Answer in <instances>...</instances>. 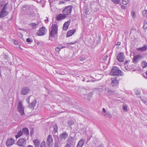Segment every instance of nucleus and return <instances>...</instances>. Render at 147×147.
<instances>
[{
	"instance_id": "obj_1",
	"label": "nucleus",
	"mask_w": 147,
	"mask_h": 147,
	"mask_svg": "<svg viewBox=\"0 0 147 147\" xmlns=\"http://www.w3.org/2000/svg\"><path fill=\"white\" fill-rule=\"evenodd\" d=\"M52 30L50 32V35L52 37H55L57 34L58 26L57 24H52L51 26ZM49 39L52 40V39L50 36Z\"/></svg>"
},
{
	"instance_id": "obj_2",
	"label": "nucleus",
	"mask_w": 147,
	"mask_h": 147,
	"mask_svg": "<svg viewBox=\"0 0 147 147\" xmlns=\"http://www.w3.org/2000/svg\"><path fill=\"white\" fill-rule=\"evenodd\" d=\"M122 74L123 72L116 67H113L110 72V74L113 76H122Z\"/></svg>"
},
{
	"instance_id": "obj_3",
	"label": "nucleus",
	"mask_w": 147,
	"mask_h": 147,
	"mask_svg": "<svg viewBox=\"0 0 147 147\" xmlns=\"http://www.w3.org/2000/svg\"><path fill=\"white\" fill-rule=\"evenodd\" d=\"M17 109L20 115H23L24 114V107L21 101H20L18 102L17 105Z\"/></svg>"
},
{
	"instance_id": "obj_4",
	"label": "nucleus",
	"mask_w": 147,
	"mask_h": 147,
	"mask_svg": "<svg viewBox=\"0 0 147 147\" xmlns=\"http://www.w3.org/2000/svg\"><path fill=\"white\" fill-rule=\"evenodd\" d=\"M31 96H30L29 97H28V98H27L26 99V100L28 103L29 104L28 105V107L32 109H33L34 108V107L36 106V100L35 99H34V100H33L32 102L31 103H30L29 100L30 98V97Z\"/></svg>"
},
{
	"instance_id": "obj_5",
	"label": "nucleus",
	"mask_w": 147,
	"mask_h": 147,
	"mask_svg": "<svg viewBox=\"0 0 147 147\" xmlns=\"http://www.w3.org/2000/svg\"><path fill=\"white\" fill-rule=\"evenodd\" d=\"M26 143V140L25 138H20L17 142V144L20 146L24 147Z\"/></svg>"
},
{
	"instance_id": "obj_6",
	"label": "nucleus",
	"mask_w": 147,
	"mask_h": 147,
	"mask_svg": "<svg viewBox=\"0 0 147 147\" xmlns=\"http://www.w3.org/2000/svg\"><path fill=\"white\" fill-rule=\"evenodd\" d=\"M72 7L69 6L66 7L63 10V13L65 16L70 15L72 11Z\"/></svg>"
},
{
	"instance_id": "obj_7",
	"label": "nucleus",
	"mask_w": 147,
	"mask_h": 147,
	"mask_svg": "<svg viewBox=\"0 0 147 147\" xmlns=\"http://www.w3.org/2000/svg\"><path fill=\"white\" fill-rule=\"evenodd\" d=\"M144 58V56L141 54H138L135 55L133 58V62L134 63H137L139 59Z\"/></svg>"
},
{
	"instance_id": "obj_8",
	"label": "nucleus",
	"mask_w": 147,
	"mask_h": 147,
	"mask_svg": "<svg viewBox=\"0 0 147 147\" xmlns=\"http://www.w3.org/2000/svg\"><path fill=\"white\" fill-rule=\"evenodd\" d=\"M29 88L27 86H25L22 88L20 92V94L22 95H25L26 94L30 91Z\"/></svg>"
},
{
	"instance_id": "obj_9",
	"label": "nucleus",
	"mask_w": 147,
	"mask_h": 147,
	"mask_svg": "<svg viewBox=\"0 0 147 147\" xmlns=\"http://www.w3.org/2000/svg\"><path fill=\"white\" fill-rule=\"evenodd\" d=\"M53 140L51 135H49L47 138V144L49 146L52 145L53 144Z\"/></svg>"
},
{
	"instance_id": "obj_10",
	"label": "nucleus",
	"mask_w": 147,
	"mask_h": 147,
	"mask_svg": "<svg viewBox=\"0 0 147 147\" xmlns=\"http://www.w3.org/2000/svg\"><path fill=\"white\" fill-rule=\"evenodd\" d=\"M117 59L119 61L122 62L123 61L125 57L124 56L123 53H120L117 56Z\"/></svg>"
},
{
	"instance_id": "obj_11",
	"label": "nucleus",
	"mask_w": 147,
	"mask_h": 147,
	"mask_svg": "<svg viewBox=\"0 0 147 147\" xmlns=\"http://www.w3.org/2000/svg\"><path fill=\"white\" fill-rule=\"evenodd\" d=\"M45 27L40 28L37 32V34L39 36H42L45 34Z\"/></svg>"
},
{
	"instance_id": "obj_12",
	"label": "nucleus",
	"mask_w": 147,
	"mask_h": 147,
	"mask_svg": "<svg viewBox=\"0 0 147 147\" xmlns=\"http://www.w3.org/2000/svg\"><path fill=\"white\" fill-rule=\"evenodd\" d=\"M111 84L113 87L116 86L118 84L119 80H117V78L115 77V78H111Z\"/></svg>"
},
{
	"instance_id": "obj_13",
	"label": "nucleus",
	"mask_w": 147,
	"mask_h": 147,
	"mask_svg": "<svg viewBox=\"0 0 147 147\" xmlns=\"http://www.w3.org/2000/svg\"><path fill=\"white\" fill-rule=\"evenodd\" d=\"M14 143V140L12 138L7 139L6 142V144L8 146H12Z\"/></svg>"
},
{
	"instance_id": "obj_14",
	"label": "nucleus",
	"mask_w": 147,
	"mask_h": 147,
	"mask_svg": "<svg viewBox=\"0 0 147 147\" xmlns=\"http://www.w3.org/2000/svg\"><path fill=\"white\" fill-rule=\"evenodd\" d=\"M68 134L65 132H63L59 136V139L60 140L62 141L63 140H65L68 137Z\"/></svg>"
},
{
	"instance_id": "obj_15",
	"label": "nucleus",
	"mask_w": 147,
	"mask_h": 147,
	"mask_svg": "<svg viewBox=\"0 0 147 147\" xmlns=\"http://www.w3.org/2000/svg\"><path fill=\"white\" fill-rule=\"evenodd\" d=\"M66 16L64 14H60L57 15L56 17V19L58 21H60L65 19Z\"/></svg>"
},
{
	"instance_id": "obj_16",
	"label": "nucleus",
	"mask_w": 147,
	"mask_h": 147,
	"mask_svg": "<svg viewBox=\"0 0 147 147\" xmlns=\"http://www.w3.org/2000/svg\"><path fill=\"white\" fill-rule=\"evenodd\" d=\"M8 13V12L5 10H1L0 12V17L2 18L6 16Z\"/></svg>"
},
{
	"instance_id": "obj_17",
	"label": "nucleus",
	"mask_w": 147,
	"mask_h": 147,
	"mask_svg": "<svg viewBox=\"0 0 147 147\" xmlns=\"http://www.w3.org/2000/svg\"><path fill=\"white\" fill-rule=\"evenodd\" d=\"M74 138L73 137H69L67 140V144H68L70 145L72 144L74 142Z\"/></svg>"
},
{
	"instance_id": "obj_18",
	"label": "nucleus",
	"mask_w": 147,
	"mask_h": 147,
	"mask_svg": "<svg viewBox=\"0 0 147 147\" xmlns=\"http://www.w3.org/2000/svg\"><path fill=\"white\" fill-rule=\"evenodd\" d=\"M32 142L35 147H39L40 144V141L38 139H34Z\"/></svg>"
},
{
	"instance_id": "obj_19",
	"label": "nucleus",
	"mask_w": 147,
	"mask_h": 147,
	"mask_svg": "<svg viewBox=\"0 0 147 147\" xmlns=\"http://www.w3.org/2000/svg\"><path fill=\"white\" fill-rule=\"evenodd\" d=\"M69 24V22L67 21L65 22L63 24V30H66L68 28Z\"/></svg>"
},
{
	"instance_id": "obj_20",
	"label": "nucleus",
	"mask_w": 147,
	"mask_h": 147,
	"mask_svg": "<svg viewBox=\"0 0 147 147\" xmlns=\"http://www.w3.org/2000/svg\"><path fill=\"white\" fill-rule=\"evenodd\" d=\"M75 31L76 30L74 29L69 31L67 34V37H69L71 36L74 33Z\"/></svg>"
},
{
	"instance_id": "obj_21",
	"label": "nucleus",
	"mask_w": 147,
	"mask_h": 147,
	"mask_svg": "<svg viewBox=\"0 0 147 147\" xmlns=\"http://www.w3.org/2000/svg\"><path fill=\"white\" fill-rule=\"evenodd\" d=\"M147 49V46L146 45H144L143 47H142L137 49V50L143 51L146 50Z\"/></svg>"
},
{
	"instance_id": "obj_22",
	"label": "nucleus",
	"mask_w": 147,
	"mask_h": 147,
	"mask_svg": "<svg viewBox=\"0 0 147 147\" xmlns=\"http://www.w3.org/2000/svg\"><path fill=\"white\" fill-rule=\"evenodd\" d=\"M22 131L23 133V132L24 134H25L26 136H28L29 134V130L27 128H23Z\"/></svg>"
},
{
	"instance_id": "obj_23",
	"label": "nucleus",
	"mask_w": 147,
	"mask_h": 147,
	"mask_svg": "<svg viewBox=\"0 0 147 147\" xmlns=\"http://www.w3.org/2000/svg\"><path fill=\"white\" fill-rule=\"evenodd\" d=\"M103 115L106 117H108L109 118H111L112 117V115L109 112H106L105 113H104L103 114H102Z\"/></svg>"
},
{
	"instance_id": "obj_24",
	"label": "nucleus",
	"mask_w": 147,
	"mask_h": 147,
	"mask_svg": "<svg viewBox=\"0 0 147 147\" xmlns=\"http://www.w3.org/2000/svg\"><path fill=\"white\" fill-rule=\"evenodd\" d=\"M23 133L22 131L21 130H20V131L18 132L17 133V134L16 135L15 137L16 138H18L21 136L23 134Z\"/></svg>"
},
{
	"instance_id": "obj_25",
	"label": "nucleus",
	"mask_w": 147,
	"mask_h": 147,
	"mask_svg": "<svg viewBox=\"0 0 147 147\" xmlns=\"http://www.w3.org/2000/svg\"><path fill=\"white\" fill-rule=\"evenodd\" d=\"M92 96V93L91 92H90L88 95L87 94L85 97V98H86L89 101L90 100L89 98Z\"/></svg>"
},
{
	"instance_id": "obj_26",
	"label": "nucleus",
	"mask_w": 147,
	"mask_h": 147,
	"mask_svg": "<svg viewBox=\"0 0 147 147\" xmlns=\"http://www.w3.org/2000/svg\"><path fill=\"white\" fill-rule=\"evenodd\" d=\"M53 127L54 129L53 132L55 133L57 132L58 131V127L56 124H55L53 125Z\"/></svg>"
},
{
	"instance_id": "obj_27",
	"label": "nucleus",
	"mask_w": 147,
	"mask_h": 147,
	"mask_svg": "<svg viewBox=\"0 0 147 147\" xmlns=\"http://www.w3.org/2000/svg\"><path fill=\"white\" fill-rule=\"evenodd\" d=\"M84 143V140L83 139H81L79 142L78 144L82 146Z\"/></svg>"
},
{
	"instance_id": "obj_28",
	"label": "nucleus",
	"mask_w": 147,
	"mask_h": 147,
	"mask_svg": "<svg viewBox=\"0 0 147 147\" xmlns=\"http://www.w3.org/2000/svg\"><path fill=\"white\" fill-rule=\"evenodd\" d=\"M142 67L144 68L146 67L147 66V63L145 61H143L141 64Z\"/></svg>"
},
{
	"instance_id": "obj_29",
	"label": "nucleus",
	"mask_w": 147,
	"mask_h": 147,
	"mask_svg": "<svg viewBox=\"0 0 147 147\" xmlns=\"http://www.w3.org/2000/svg\"><path fill=\"white\" fill-rule=\"evenodd\" d=\"M68 123L69 127L71 128H72L71 127V125L74 124V122L72 120H70L68 122Z\"/></svg>"
},
{
	"instance_id": "obj_30",
	"label": "nucleus",
	"mask_w": 147,
	"mask_h": 147,
	"mask_svg": "<svg viewBox=\"0 0 147 147\" xmlns=\"http://www.w3.org/2000/svg\"><path fill=\"white\" fill-rule=\"evenodd\" d=\"M63 101L64 102H67L69 103V99L67 97H65Z\"/></svg>"
},
{
	"instance_id": "obj_31",
	"label": "nucleus",
	"mask_w": 147,
	"mask_h": 147,
	"mask_svg": "<svg viewBox=\"0 0 147 147\" xmlns=\"http://www.w3.org/2000/svg\"><path fill=\"white\" fill-rule=\"evenodd\" d=\"M37 24H35L34 23H31L30 24V26L32 27L33 29L35 28Z\"/></svg>"
},
{
	"instance_id": "obj_32",
	"label": "nucleus",
	"mask_w": 147,
	"mask_h": 147,
	"mask_svg": "<svg viewBox=\"0 0 147 147\" xmlns=\"http://www.w3.org/2000/svg\"><path fill=\"white\" fill-rule=\"evenodd\" d=\"M123 111H127V106L125 105H123Z\"/></svg>"
},
{
	"instance_id": "obj_33",
	"label": "nucleus",
	"mask_w": 147,
	"mask_h": 147,
	"mask_svg": "<svg viewBox=\"0 0 147 147\" xmlns=\"http://www.w3.org/2000/svg\"><path fill=\"white\" fill-rule=\"evenodd\" d=\"M142 15L144 17L147 16V10H145L143 11Z\"/></svg>"
},
{
	"instance_id": "obj_34",
	"label": "nucleus",
	"mask_w": 147,
	"mask_h": 147,
	"mask_svg": "<svg viewBox=\"0 0 147 147\" xmlns=\"http://www.w3.org/2000/svg\"><path fill=\"white\" fill-rule=\"evenodd\" d=\"M40 147H46L45 143V141L42 142L41 143Z\"/></svg>"
},
{
	"instance_id": "obj_35",
	"label": "nucleus",
	"mask_w": 147,
	"mask_h": 147,
	"mask_svg": "<svg viewBox=\"0 0 147 147\" xmlns=\"http://www.w3.org/2000/svg\"><path fill=\"white\" fill-rule=\"evenodd\" d=\"M122 2L123 4L124 5H127L129 2L128 0H122Z\"/></svg>"
},
{
	"instance_id": "obj_36",
	"label": "nucleus",
	"mask_w": 147,
	"mask_h": 147,
	"mask_svg": "<svg viewBox=\"0 0 147 147\" xmlns=\"http://www.w3.org/2000/svg\"><path fill=\"white\" fill-rule=\"evenodd\" d=\"M143 28L145 29L147 28V22L146 21H144V24L143 26Z\"/></svg>"
},
{
	"instance_id": "obj_37",
	"label": "nucleus",
	"mask_w": 147,
	"mask_h": 147,
	"mask_svg": "<svg viewBox=\"0 0 147 147\" xmlns=\"http://www.w3.org/2000/svg\"><path fill=\"white\" fill-rule=\"evenodd\" d=\"M114 92L111 90H109L108 91V93L110 95H113L114 94Z\"/></svg>"
},
{
	"instance_id": "obj_38",
	"label": "nucleus",
	"mask_w": 147,
	"mask_h": 147,
	"mask_svg": "<svg viewBox=\"0 0 147 147\" xmlns=\"http://www.w3.org/2000/svg\"><path fill=\"white\" fill-rule=\"evenodd\" d=\"M141 100L144 103H146L147 102V100L146 98H145L143 97L141 98Z\"/></svg>"
},
{
	"instance_id": "obj_39",
	"label": "nucleus",
	"mask_w": 147,
	"mask_h": 147,
	"mask_svg": "<svg viewBox=\"0 0 147 147\" xmlns=\"http://www.w3.org/2000/svg\"><path fill=\"white\" fill-rule=\"evenodd\" d=\"M2 57L5 60L8 59V56L6 55H3L2 56Z\"/></svg>"
},
{
	"instance_id": "obj_40",
	"label": "nucleus",
	"mask_w": 147,
	"mask_h": 147,
	"mask_svg": "<svg viewBox=\"0 0 147 147\" xmlns=\"http://www.w3.org/2000/svg\"><path fill=\"white\" fill-rule=\"evenodd\" d=\"M115 4H118L119 3L120 0H111Z\"/></svg>"
},
{
	"instance_id": "obj_41",
	"label": "nucleus",
	"mask_w": 147,
	"mask_h": 147,
	"mask_svg": "<svg viewBox=\"0 0 147 147\" xmlns=\"http://www.w3.org/2000/svg\"><path fill=\"white\" fill-rule=\"evenodd\" d=\"M86 91V89H83L81 91V93L83 94L84 95H85V93Z\"/></svg>"
},
{
	"instance_id": "obj_42",
	"label": "nucleus",
	"mask_w": 147,
	"mask_h": 147,
	"mask_svg": "<svg viewBox=\"0 0 147 147\" xmlns=\"http://www.w3.org/2000/svg\"><path fill=\"white\" fill-rule=\"evenodd\" d=\"M131 15L133 18H135L136 17V14L134 11H132L131 13Z\"/></svg>"
},
{
	"instance_id": "obj_43",
	"label": "nucleus",
	"mask_w": 147,
	"mask_h": 147,
	"mask_svg": "<svg viewBox=\"0 0 147 147\" xmlns=\"http://www.w3.org/2000/svg\"><path fill=\"white\" fill-rule=\"evenodd\" d=\"M26 41L28 43H31L32 42V40L30 38H28L26 39Z\"/></svg>"
},
{
	"instance_id": "obj_44",
	"label": "nucleus",
	"mask_w": 147,
	"mask_h": 147,
	"mask_svg": "<svg viewBox=\"0 0 147 147\" xmlns=\"http://www.w3.org/2000/svg\"><path fill=\"white\" fill-rule=\"evenodd\" d=\"M7 4H5L3 6L2 9L1 10H5V9L7 7Z\"/></svg>"
},
{
	"instance_id": "obj_45",
	"label": "nucleus",
	"mask_w": 147,
	"mask_h": 147,
	"mask_svg": "<svg viewBox=\"0 0 147 147\" xmlns=\"http://www.w3.org/2000/svg\"><path fill=\"white\" fill-rule=\"evenodd\" d=\"M18 35L20 38H22L23 37L22 34L20 33H18Z\"/></svg>"
},
{
	"instance_id": "obj_46",
	"label": "nucleus",
	"mask_w": 147,
	"mask_h": 147,
	"mask_svg": "<svg viewBox=\"0 0 147 147\" xmlns=\"http://www.w3.org/2000/svg\"><path fill=\"white\" fill-rule=\"evenodd\" d=\"M60 49H60V48L58 47H57L55 48V50L59 52L60 51Z\"/></svg>"
},
{
	"instance_id": "obj_47",
	"label": "nucleus",
	"mask_w": 147,
	"mask_h": 147,
	"mask_svg": "<svg viewBox=\"0 0 147 147\" xmlns=\"http://www.w3.org/2000/svg\"><path fill=\"white\" fill-rule=\"evenodd\" d=\"M89 11V10L87 8H86L85 9V13L86 14H88V12Z\"/></svg>"
},
{
	"instance_id": "obj_48",
	"label": "nucleus",
	"mask_w": 147,
	"mask_h": 147,
	"mask_svg": "<svg viewBox=\"0 0 147 147\" xmlns=\"http://www.w3.org/2000/svg\"><path fill=\"white\" fill-rule=\"evenodd\" d=\"M85 58L84 57H81L80 58V60L81 61H83L85 60Z\"/></svg>"
},
{
	"instance_id": "obj_49",
	"label": "nucleus",
	"mask_w": 147,
	"mask_h": 147,
	"mask_svg": "<svg viewBox=\"0 0 147 147\" xmlns=\"http://www.w3.org/2000/svg\"><path fill=\"white\" fill-rule=\"evenodd\" d=\"M106 112L105 109L104 108L102 109V114H103L104 113H105Z\"/></svg>"
},
{
	"instance_id": "obj_50",
	"label": "nucleus",
	"mask_w": 147,
	"mask_h": 147,
	"mask_svg": "<svg viewBox=\"0 0 147 147\" xmlns=\"http://www.w3.org/2000/svg\"><path fill=\"white\" fill-rule=\"evenodd\" d=\"M140 93L139 91H137L136 92V94L137 95H140Z\"/></svg>"
},
{
	"instance_id": "obj_51",
	"label": "nucleus",
	"mask_w": 147,
	"mask_h": 147,
	"mask_svg": "<svg viewBox=\"0 0 147 147\" xmlns=\"http://www.w3.org/2000/svg\"><path fill=\"white\" fill-rule=\"evenodd\" d=\"M108 56L107 55H106L103 58V60H106L107 58L108 57Z\"/></svg>"
},
{
	"instance_id": "obj_52",
	"label": "nucleus",
	"mask_w": 147,
	"mask_h": 147,
	"mask_svg": "<svg viewBox=\"0 0 147 147\" xmlns=\"http://www.w3.org/2000/svg\"><path fill=\"white\" fill-rule=\"evenodd\" d=\"M76 43V42H70V43H67V44H69V45H72V44H75Z\"/></svg>"
},
{
	"instance_id": "obj_53",
	"label": "nucleus",
	"mask_w": 147,
	"mask_h": 147,
	"mask_svg": "<svg viewBox=\"0 0 147 147\" xmlns=\"http://www.w3.org/2000/svg\"><path fill=\"white\" fill-rule=\"evenodd\" d=\"M64 147H70V146L68 144H66Z\"/></svg>"
},
{
	"instance_id": "obj_54",
	"label": "nucleus",
	"mask_w": 147,
	"mask_h": 147,
	"mask_svg": "<svg viewBox=\"0 0 147 147\" xmlns=\"http://www.w3.org/2000/svg\"><path fill=\"white\" fill-rule=\"evenodd\" d=\"M121 8H122V9H126V7H125V6H123V5H122V6H121Z\"/></svg>"
},
{
	"instance_id": "obj_55",
	"label": "nucleus",
	"mask_w": 147,
	"mask_h": 147,
	"mask_svg": "<svg viewBox=\"0 0 147 147\" xmlns=\"http://www.w3.org/2000/svg\"><path fill=\"white\" fill-rule=\"evenodd\" d=\"M82 147V146H81V145L79 144L78 143L76 147Z\"/></svg>"
},
{
	"instance_id": "obj_56",
	"label": "nucleus",
	"mask_w": 147,
	"mask_h": 147,
	"mask_svg": "<svg viewBox=\"0 0 147 147\" xmlns=\"http://www.w3.org/2000/svg\"><path fill=\"white\" fill-rule=\"evenodd\" d=\"M54 147H58V145H57V144L56 143H55L54 145Z\"/></svg>"
},
{
	"instance_id": "obj_57",
	"label": "nucleus",
	"mask_w": 147,
	"mask_h": 147,
	"mask_svg": "<svg viewBox=\"0 0 147 147\" xmlns=\"http://www.w3.org/2000/svg\"><path fill=\"white\" fill-rule=\"evenodd\" d=\"M26 147H34L33 146L30 145H28Z\"/></svg>"
},
{
	"instance_id": "obj_58",
	"label": "nucleus",
	"mask_w": 147,
	"mask_h": 147,
	"mask_svg": "<svg viewBox=\"0 0 147 147\" xmlns=\"http://www.w3.org/2000/svg\"><path fill=\"white\" fill-rule=\"evenodd\" d=\"M19 29L20 30H24V31H25V30H24L23 28H19Z\"/></svg>"
},
{
	"instance_id": "obj_59",
	"label": "nucleus",
	"mask_w": 147,
	"mask_h": 147,
	"mask_svg": "<svg viewBox=\"0 0 147 147\" xmlns=\"http://www.w3.org/2000/svg\"><path fill=\"white\" fill-rule=\"evenodd\" d=\"M47 20H45V22H48V19L47 18Z\"/></svg>"
},
{
	"instance_id": "obj_60",
	"label": "nucleus",
	"mask_w": 147,
	"mask_h": 147,
	"mask_svg": "<svg viewBox=\"0 0 147 147\" xmlns=\"http://www.w3.org/2000/svg\"><path fill=\"white\" fill-rule=\"evenodd\" d=\"M14 44H18L17 42V41H14Z\"/></svg>"
},
{
	"instance_id": "obj_61",
	"label": "nucleus",
	"mask_w": 147,
	"mask_h": 147,
	"mask_svg": "<svg viewBox=\"0 0 147 147\" xmlns=\"http://www.w3.org/2000/svg\"><path fill=\"white\" fill-rule=\"evenodd\" d=\"M120 42H119V43L118 42V43H117V45H120Z\"/></svg>"
},
{
	"instance_id": "obj_62",
	"label": "nucleus",
	"mask_w": 147,
	"mask_h": 147,
	"mask_svg": "<svg viewBox=\"0 0 147 147\" xmlns=\"http://www.w3.org/2000/svg\"><path fill=\"white\" fill-rule=\"evenodd\" d=\"M128 62V61H126L125 63V64H126V63H127Z\"/></svg>"
},
{
	"instance_id": "obj_63",
	"label": "nucleus",
	"mask_w": 147,
	"mask_h": 147,
	"mask_svg": "<svg viewBox=\"0 0 147 147\" xmlns=\"http://www.w3.org/2000/svg\"><path fill=\"white\" fill-rule=\"evenodd\" d=\"M125 68L126 70L127 69V67L126 66H125Z\"/></svg>"
},
{
	"instance_id": "obj_64",
	"label": "nucleus",
	"mask_w": 147,
	"mask_h": 147,
	"mask_svg": "<svg viewBox=\"0 0 147 147\" xmlns=\"http://www.w3.org/2000/svg\"><path fill=\"white\" fill-rule=\"evenodd\" d=\"M89 81H87V82H88Z\"/></svg>"
}]
</instances>
